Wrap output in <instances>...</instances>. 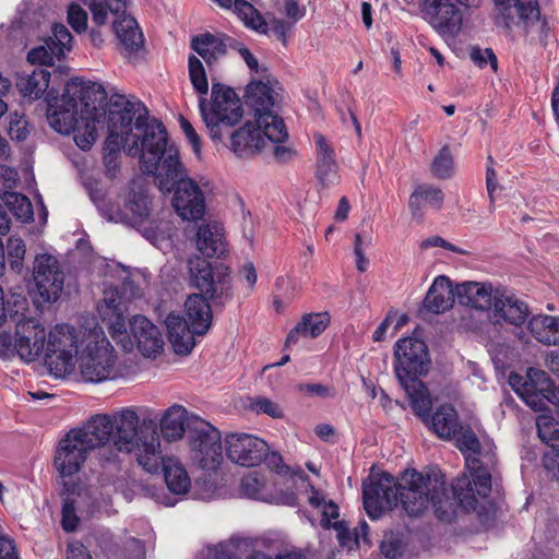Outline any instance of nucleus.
<instances>
[{"label": "nucleus", "instance_id": "30", "mask_svg": "<svg viewBox=\"0 0 559 559\" xmlns=\"http://www.w3.org/2000/svg\"><path fill=\"white\" fill-rule=\"evenodd\" d=\"M552 382L547 373L536 368L527 369L526 385L522 400L533 409L543 408L545 401L549 400Z\"/></svg>", "mask_w": 559, "mask_h": 559}, {"label": "nucleus", "instance_id": "47", "mask_svg": "<svg viewBox=\"0 0 559 559\" xmlns=\"http://www.w3.org/2000/svg\"><path fill=\"white\" fill-rule=\"evenodd\" d=\"M88 194L93 203L97 206L99 212L108 221L116 223H129V218L124 212L119 209H115L112 204H107L104 200L103 192L98 189H88Z\"/></svg>", "mask_w": 559, "mask_h": 559}, {"label": "nucleus", "instance_id": "53", "mask_svg": "<svg viewBox=\"0 0 559 559\" xmlns=\"http://www.w3.org/2000/svg\"><path fill=\"white\" fill-rule=\"evenodd\" d=\"M333 528L336 532V537L342 548L352 550L358 546V533L356 532L355 535H353L345 521H335L333 523Z\"/></svg>", "mask_w": 559, "mask_h": 559}, {"label": "nucleus", "instance_id": "45", "mask_svg": "<svg viewBox=\"0 0 559 559\" xmlns=\"http://www.w3.org/2000/svg\"><path fill=\"white\" fill-rule=\"evenodd\" d=\"M2 200L9 211L20 221L28 222L33 218V205L27 197L24 194L5 191L2 194Z\"/></svg>", "mask_w": 559, "mask_h": 559}, {"label": "nucleus", "instance_id": "15", "mask_svg": "<svg viewBox=\"0 0 559 559\" xmlns=\"http://www.w3.org/2000/svg\"><path fill=\"white\" fill-rule=\"evenodd\" d=\"M188 439L192 459L202 469L216 471L221 466L224 457L218 429L200 417H194L188 424Z\"/></svg>", "mask_w": 559, "mask_h": 559}, {"label": "nucleus", "instance_id": "49", "mask_svg": "<svg viewBox=\"0 0 559 559\" xmlns=\"http://www.w3.org/2000/svg\"><path fill=\"white\" fill-rule=\"evenodd\" d=\"M127 209L132 213L135 222H142L150 214V200L144 193L133 192L129 198Z\"/></svg>", "mask_w": 559, "mask_h": 559}, {"label": "nucleus", "instance_id": "55", "mask_svg": "<svg viewBox=\"0 0 559 559\" xmlns=\"http://www.w3.org/2000/svg\"><path fill=\"white\" fill-rule=\"evenodd\" d=\"M68 22L76 33H83L87 28V12L76 3L68 9Z\"/></svg>", "mask_w": 559, "mask_h": 559}, {"label": "nucleus", "instance_id": "5", "mask_svg": "<svg viewBox=\"0 0 559 559\" xmlns=\"http://www.w3.org/2000/svg\"><path fill=\"white\" fill-rule=\"evenodd\" d=\"M456 436L452 439L465 456L468 474L457 477L452 485L453 495L460 507L465 511H474L481 518L492 510L487 501L491 492V473L489 465L493 464V455L481 453L479 439L469 427L459 426Z\"/></svg>", "mask_w": 559, "mask_h": 559}, {"label": "nucleus", "instance_id": "34", "mask_svg": "<svg viewBox=\"0 0 559 559\" xmlns=\"http://www.w3.org/2000/svg\"><path fill=\"white\" fill-rule=\"evenodd\" d=\"M241 492L250 499L270 503L292 504L295 500L293 496L282 497L273 493L265 477L258 472H251L241 479Z\"/></svg>", "mask_w": 559, "mask_h": 559}, {"label": "nucleus", "instance_id": "40", "mask_svg": "<svg viewBox=\"0 0 559 559\" xmlns=\"http://www.w3.org/2000/svg\"><path fill=\"white\" fill-rule=\"evenodd\" d=\"M224 9H233L245 25L260 34H266L267 23L261 13L246 0H213Z\"/></svg>", "mask_w": 559, "mask_h": 559}, {"label": "nucleus", "instance_id": "54", "mask_svg": "<svg viewBox=\"0 0 559 559\" xmlns=\"http://www.w3.org/2000/svg\"><path fill=\"white\" fill-rule=\"evenodd\" d=\"M29 133L26 118L17 112L10 116L9 135L14 141H23Z\"/></svg>", "mask_w": 559, "mask_h": 559}, {"label": "nucleus", "instance_id": "26", "mask_svg": "<svg viewBox=\"0 0 559 559\" xmlns=\"http://www.w3.org/2000/svg\"><path fill=\"white\" fill-rule=\"evenodd\" d=\"M528 316L527 306L502 287L496 288L493 295L492 319L496 323L504 322L515 326L522 325Z\"/></svg>", "mask_w": 559, "mask_h": 559}, {"label": "nucleus", "instance_id": "17", "mask_svg": "<svg viewBox=\"0 0 559 559\" xmlns=\"http://www.w3.org/2000/svg\"><path fill=\"white\" fill-rule=\"evenodd\" d=\"M91 451L72 431H68L57 443L53 466L63 478L62 485L67 493H75L76 485L70 484L66 478L80 473Z\"/></svg>", "mask_w": 559, "mask_h": 559}, {"label": "nucleus", "instance_id": "13", "mask_svg": "<svg viewBox=\"0 0 559 559\" xmlns=\"http://www.w3.org/2000/svg\"><path fill=\"white\" fill-rule=\"evenodd\" d=\"M228 40L231 39L225 35L211 33H203L191 38L190 47L198 56L190 55L188 58L189 79L199 95H206L209 92L207 75L200 58L210 69L213 68L227 55Z\"/></svg>", "mask_w": 559, "mask_h": 559}, {"label": "nucleus", "instance_id": "33", "mask_svg": "<svg viewBox=\"0 0 559 559\" xmlns=\"http://www.w3.org/2000/svg\"><path fill=\"white\" fill-rule=\"evenodd\" d=\"M207 300L202 295L192 294L185 304L188 321L198 336L205 335L212 326L213 313Z\"/></svg>", "mask_w": 559, "mask_h": 559}, {"label": "nucleus", "instance_id": "41", "mask_svg": "<svg viewBox=\"0 0 559 559\" xmlns=\"http://www.w3.org/2000/svg\"><path fill=\"white\" fill-rule=\"evenodd\" d=\"M444 201L442 190L430 183H421L415 187L408 201L414 217L421 216L423 209L427 205L439 210Z\"/></svg>", "mask_w": 559, "mask_h": 559}, {"label": "nucleus", "instance_id": "3", "mask_svg": "<svg viewBox=\"0 0 559 559\" xmlns=\"http://www.w3.org/2000/svg\"><path fill=\"white\" fill-rule=\"evenodd\" d=\"M139 415L123 408L112 415L98 414L72 431L92 452L99 450L100 461L115 463L119 452H134L138 463L154 472L160 461V437L156 427L139 428Z\"/></svg>", "mask_w": 559, "mask_h": 559}, {"label": "nucleus", "instance_id": "1", "mask_svg": "<svg viewBox=\"0 0 559 559\" xmlns=\"http://www.w3.org/2000/svg\"><path fill=\"white\" fill-rule=\"evenodd\" d=\"M107 128L104 165L108 177H116L120 169L121 148L132 157H140L141 169L144 173L153 175L157 171L168 143V134L159 120L148 116L146 107L141 102H131L123 95L111 97Z\"/></svg>", "mask_w": 559, "mask_h": 559}, {"label": "nucleus", "instance_id": "27", "mask_svg": "<svg viewBox=\"0 0 559 559\" xmlns=\"http://www.w3.org/2000/svg\"><path fill=\"white\" fill-rule=\"evenodd\" d=\"M495 292L488 282H463L455 286V297L460 305L481 311L493 306Z\"/></svg>", "mask_w": 559, "mask_h": 559}, {"label": "nucleus", "instance_id": "32", "mask_svg": "<svg viewBox=\"0 0 559 559\" xmlns=\"http://www.w3.org/2000/svg\"><path fill=\"white\" fill-rule=\"evenodd\" d=\"M168 338L177 354L187 355L195 346L198 336L191 329L189 321L180 314L170 312L165 319Z\"/></svg>", "mask_w": 559, "mask_h": 559}, {"label": "nucleus", "instance_id": "8", "mask_svg": "<svg viewBox=\"0 0 559 559\" xmlns=\"http://www.w3.org/2000/svg\"><path fill=\"white\" fill-rule=\"evenodd\" d=\"M394 371L407 394L411 407L423 418L432 406L429 390L419 379L428 372L430 357L426 343L419 338L404 337L394 346Z\"/></svg>", "mask_w": 559, "mask_h": 559}, {"label": "nucleus", "instance_id": "50", "mask_svg": "<svg viewBox=\"0 0 559 559\" xmlns=\"http://www.w3.org/2000/svg\"><path fill=\"white\" fill-rule=\"evenodd\" d=\"M250 407L258 414H265L272 418H283L284 412L280 404L264 396L251 400Z\"/></svg>", "mask_w": 559, "mask_h": 559}, {"label": "nucleus", "instance_id": "44", "mask_svg": "<svg viewBox=\"0 0 559 559\" xmlns=\"http://www.w3.org/2000/svg\"><path fill=\"white\" fill-rule=\"evenodd\" d=\"M103 116L97 108L93 114L86 117L81 123L78 124L76 130L74 132V141L75 144L83 151H88L96 141L97 138V128L96 124L99 123V118Z\"/></svg>", "mask_w": 559, "mask_h": 559}, {"label": "nucleus", "instance_id": "39", "mask_svg": "<svg viewBox=\"0 0 559 559\" xmlns=\"http://www.w3.org/2000/svg\"><path fill=\"white\" fill-rule=\"evenodd\" d=\"M251 546L250 538L231 537L217 545L206 546L195 559H241Z\"/></svg>", "mask_w": 559, "mask_h": 559}, {"label": "nucleus", "instance_id": "4", "mask_svg": "<svg viewBox=\"0 0 559 559\" xmlns=\"http://www.w3.org/2000/svg\"><path fill=\"white\" fill-rule=\"evenodd\" d=\"M445 498V479L437 471L405 469L397 479L378 473L362 484L364 507L372 520L397 506L411 518L421 516L430 508L441 518L439 511Z\"/></svg>", "mask_w": 559, "mask_h": 559}, {"label": "nucleus", "instance_id": "63", "mask_svg": "<svg viewBox=\"0 0 559 559\" xmlns=\"http://www.w3.org/2000/svg\"><path fill=\"white\" fill-rule=\"evenodd\" d=\"M239 277L241 281H243L247 284L248 289L251 292L253 290L257 281H258V274L257 270L252 262L245 263L241 269L239 270Z\"/></svg>", "mask_w": 559, "mask_h": 559}, {"label": "nucleus", "instance_id": "35", "mask_svg": "<svg viewBox=\"0 0 559 559\" xmlns=\"http://www.w3.org/2000/svg\"><path fill=\"white\" fill-rule=\"evenodd\" d=\"M198 250L205 257H221L226 251L224 229L218 223L203 224L198 228L195 239Z\"/></svg>", "mask_w": 559, "mask_h": 559}, {"label": "nucleus", "instance_id": "2", "mask_svg": "<svg viewBox=\"0 0 559 559\" xmlns=\"http://www.w3.org/2000/svg\"><path fill=\"white\" fill-rule=\"evenodd\" d=\"M47 366L56 377L73 372L76 362L85 382L99 383L118 376L117 355L95 318L79 326L55 325L49 332Z\"/></svg>", "mask_w": 559, "mask_h": 559}, {"label": "nucleus", "instance_id": "20", "mask_svg": "<svg viewBox=\"0 0 559 559\" xmlns=\"http://www.w3.org/2000/svg\"><path fill=\"white\" fill-rule=\"evenodd\" d=\"M124 306L117 288H107L104 292V299L97 307V311L107 325L108 331L117 343H120L126 352L133 350V343L126 338Z\"/></svg>", "mask_w": 559, "mask_h": 559}, {"label": "nucleus", "instance_id": "18", "mask_svg": "<svg viewBox=\"0 0 559 559\" xmlns=\"http://www.w3.org/2000/svg\"><path fill=\"white\" fill-rule=\"evenodd\" d=\"M226 456L245 467L258 466L269 451L267 443L253 435L235 432L225 437Z\"/></svg>", "mask_w": 559, "mask_h": 559}, {"label": "nucleus", "instance_id": "7", "mask_svg": "<svg viewBox=\"0 0 559 559\" xmlns=\"http://www.w3.org/2000/svg\"><path fill=\"white\" fill-rule=\"evenodd\" d=\"M106 97L102 84L73 78L67 83L60 98L48 99V122L57 132L70 134L103 104Z\"/></svg>", "mask_w": 559, "mask_h": 559}, {"label": "nucleus", "instance_id": "23", "mask_svg": "<svg viewBox=\"0 0 559 559\" xmlns=\"http://www.w3.org/2000/svg\"><path fill=\"white\" fill-rule=\"evenodd\" d=\"M115 1L116 7L110 8V12L115 15L112 27L123 53L131 55L143 47V33L136 20L126 13L124 0Z\"/></svg>", "mask_w": 559, "mask_h": 559}, {"label": "nucleus", "instance_id": "6", "mask_svg": "<svg viewBox=\"0 0 559 559\" xmlns=\"http://www.w3.org/2000/svg\"><path fill=\"white\" fill-rule=\"evenodd\" d=\"M153 175L160 191H174L171 205L182 221L195 222L203 218L206 194L212 191V183L206 177L187 176L177 146L167 143L158 169Z\"/></svg>", "mask_w": 559, "mask_h": 559}, {"label": "nucleus", "instance_id": "37", "mask_svg": "<svg viewBox=\"0 0 559 559\" xmlns=\"http://www.w3.org/2000/svg\"><path fill=\"white\" fill-rule=\"evenodd\" d=\"M431 408L423 418L418 416L423 423L429 425L432 430L442 439L451 440L456 436L460 426L456 411L451 405H441L437 408L432 416H430Z\"/></svg>", "mask_w": 559, "mask_h": 559}, {"label": "nucleus", "instance_id": "46", "mask_svg": "<svg viewBox=\"0 0 559 559\" xmlns=\"http://www.w3.org/2000/svg\"><path fill=\"white\" fill-rule=\"evenodd\" d=\"M25 253L26 246L24 240L20 237L11 236L7 241L4 255L8 260L11 271L17 275H21L24 271Z\"/></svg>", "mask_w": 559, "mask_h": 559}, {"label": "nucleus", "instance_id": "11", "mask_svg": "<svg viewBox=\"0 0 559 559\" xmlns=\"http://www.w3.org/2000/svg\"><path fill=\"white\" fill-rule=\"evenodd\" d=\"M484 0H418L420 16L443 38L454 39L464 26V12L481 8Z\"/></svg>", "mask_w": 559, "mask_h": 559}, {"label": "nucleus", "instance_id": "58", "mask_svg": "<svg viewBox=\"0 0 559 559\" xmlns=\"http://www.w3.org/2000/svg\"><path fill=\"white\" fill-rule=\"evenodd\" d=\"M432 247H441L445 250L452 251L456 254L461 255H467L469 252L465 249H462L455 245H452L451 242L447 241L445 239L441 238L440 236H432L420 243L421 249H428Z\"/></svg>", "mask_w": 559, "mask_h": 559}, {"label": "nucleus", "instance_id": "28", "mask_svg": "<svg viewBox=\"0 0 559 559\" xmlns=\"http://www.w3.org/2000/svg\"><path fill=\"white\" fill-rule=\"evenodd\" d=\"M537 432L548 450L543 455L544 467L559 476V423L548 416H539Z\"/></svg>", "mask_w": 559, "mask_h": 559}, {"label": "nucleus", "instance_id": "43", "mask_svg": "<svg viewBox=\"0 0 559 559\" xmlns=\"http://www.w3.org/2000/svg\"><path fill=\"white\" fill-rule=\"evenodd\" d=\"M50 72L38 68L32 73L22 72L17 75L16 87L24 97L38 99L48 90Z\"/></svg>", "mask_w": 559, "mask_h": 559}, {"label": "nucleus", "instance_id": "48", "mask_svg": "<svg viewBox=\"0 0 559 559\" xmlns=\"http://www.w3.org/2000/svg\"><path fill=\"white\" fill-rule=\"evenodd\" d=\"M431 171L439 179H448L453 176L454 160L448 146H443L433 158Z\"/></svg>", "mask_w": 559, "mask_h": 559}, {"label": "nucleus", "instance_id": "16", "mask_svg": "<svg viewBox=\"0 0 559 559\" xmlns=\"http://www.w3.org/2000/svg\"><path fill=\"white\" fill-rule=\"evenodd\" d=\"M496 26L527 34L540 17L537 0H491Z\"/></svg>", "mask_w": 559, "mask_h": 559}, {"label": "nucleus", "instance_id": "22", "mask_svg": "<svg viewBox=\"0 0 559 559\" xmlns=\"http://www.w3.org/2000/svg\"><path fill=\"white\" fill-rule=\"evenodd\" d=\"M72 34L62 24H56L52 36L45 40L44 45L31 49L27 60L32 64L52 66L55 60H61L72 48Z\"/></svg>", "mask_w": 559, "mask_h": 559}, {"label": "nucleus", "instance_id": "36", "mask_svg": "<svg viewBox=\"0 0 559 559\" xmlns=\"http://www.w3.org/2000/svg\"><path fill=\"white\" fill-rule=\"evenodd\" d=\"M331 323L329 312H311L304 314L300 321L288 333L286 343L295 344L300 337L316 338L320 336Z\"/></svg>", "mask_w": 559, "mask_h": 559}, {"label": "nucleus", "instance_id": "60", "mask_svg": "<svg viewBox=\"0 0 559 559\" xmlns=\"http://www.w3.org/2000/svg\"><path fill=\"white\" fill-rule=\"evenodd\" d=\"M247 559H307L306 554L301 549H290L281 551L271 557L262 551H253Z\"/></svg>", "mask_w": 559, "mask_h": 559}, {"label": "nucleus", "instance_id": "59", "mask_svg": "<svg viewBox=\"0 0 559 559\" xmlns=\"http://www.w3.org/2000/svg\"><path fill=\"white\" fill-rule=\"evenodd\" d=\"M180 128L187 138L188 142L191 144L194 154L200 157L202 152L201 139L189 120L183 117L180 118Z\"/></svg>", "mask_w": 559, "mask_h": 559}, {"label": "nucleus", "instance_id": "57", "mask_svg": "<svg viewBox=\"0 0 559 559\" xmlns=\"http://www.w3.org/2000/svg\"><path fill=\"white\" fill-rule=\"evenodd\" d=\"M105 2L106 3L91 1L90 3H87L92 12V20L98 26H102L106 23L108 10H110V8L116 7L115 0H105Z\"/></svg>", "mask_w": 559, "mask_h": 559}, {"label": "nucleus", "instance_id": "42", "mask_svg": "<svg viewBox=\"0 0 559 559\" xmlns=\"http://www.w3.org/2000/svg\"><path fill=\"white\" fill-rule=\"evenodd\" d=\"M531 335L545 345H559V317L538 314L527 324Z\"/></svg>", "mask_w": 559, "mask_h": 559}, {"label": "nucleus", "instance_id": "31", "mask_svg": "<svg viewBox=\"0 0 559 559\" xmlns=\"http://www.w3.org/2000/svg\"><path fill=\"white\" fill-rule=\"evenodd\" d=\"M455 289L445 275L437 276L423 301V309L430 313H442L453 306Z\"/></svg>", "mask_w": 559, "mask_h": 559}, {"label": "nucleus", "instance_id": "10", "mask_svg": "<svg viewBox=\"0 0 559 559\" xmlns=\"http://www.w3.org/2000/svg\"><path fill=\"white\" fill-rule=\"evenodd\" d=\"M200 95L201 117L213 141H222L229 129L240 122L243 108L240 98L231 87L221 83L212 85L211 100Z\"/></svg>", "mask_w": 559, "mask_h": 559}, {"label": "nucleus", "instance_id": "14", "mask_svg": "<svg viewBox=\"0 0 559 559\" xmlns=\"http://www.w3.org/2000/svg\"><path fill=\"white\" fill-rule=\"evenodd\" d=\"M189 264L191 284L200 290V295L219 305L231 299L233 285L228 266L200 258L190 260Z\"/></svg>", "mask_w": 559, "mask_h": 559}, {"label": "nucleus", "instance_id": "38", "mask_svg": "<svg viewBox=\"0 0 559 559\" xmlns=\"http://www.w3.org/2000/svg\"><path fill=\"white\" fill-rule=\"evenodd\" d=\"M194 417H189L183 406L173 405L160 419V433L169 442L177 441L183 437L186 430L188 431V424Z\"/></svg>", "mask_w": 559, "mask_h": 559}, {"label": "nucleus", "instance_id": "12", "mask_svg": "<svg viewBox=\"0 0 559 559\" xmlns=\"http://www.w3.org/2000/svg\"><path fill=\"white\" fill-rule=\"evenodd\" d=\"M48 341L45 328L37 319H23L16 323L14 335L0 334V357L8 359L17 355L22 360L34 361L46 349L47 360Z\"/></svg>", "mask_w": 559, "mask_h": 559}, {"label": "nucleus", "instance_id": "29", "mask_svg": "<svg viewBox=\"0 0 559 559\" xmlns=\"http://www.w3.org/2000/svg\"><path fill=\"white\" fill-rule=\"evenodd\" d=\"M160 466L168 490L175 496H187L192 488V484L190 476L181 462L177 457H164L160 453V461L157 469L150 473H157Z\"/></svg>", "mask_w": 559, "mask_h": 559}, {"label": "nucleus", "instance_id": "51", "mask_svg": "<svg viewBox=\"0 0 559 559\" xmlns=\"http://www.w3.org/2000/svg\"><path fill=\"white\" fill-rule=\"evenodd\" d=\"M472 61L479 68H485L487 64L496 72L498 70V60L491 48H480L473 46L469 50Z\"/></svg>", "mask_w": 559, "mask_h": 559}, {"label": "nucleus", "instance_id": "62", "mask_svg": "<svg viewBox=\"0 0 559 559\" xmlns=\"http://www.w3.org/2000/svg\"><path fill=\"white\" fill-rule=\"evenodd\" d=\"M237 50L251 72L259 74L266 71V68L260 66L255 56L247 47L239 45Z\"/></svg>", "mask_w": 559, "mask_h": 559}, {"label": "nucleus", "instance_id": "56", "mask_svg": "<svg viewBox=\"0 0 559 559\" xmlns=\"http://www.w3.org/2000/svg\"><path fill=\"white\" fill-rule=\"evenodd\" d=\"M216 487L213 481L207 479H198L190 489V498L195 500L209 501L215 497Z\"/></svg>", "mask_w": 559, "mask_h": 559}, {"label": "nucleus", "instance_id": "61", "mask_svg": "<svg viewBox=\"0 0 559 559\" xmlns=\"http://www.w3.org/2000/svg\"><path fill=\"white\" fill-rule=\"evenodd\" d=\"M321 509H322V512H321L320 526L323 530H330L331 527H333L332 520H336L340 515L338 507L336 503H334L333 501L330 500L326 503H324Z\"/></svg>", "mask_w": 559, "mask_h": 559}, {"label": "nucleus", "instance_id": "19", "mask_svg": "<svg viewBox=\"0 0 559 559\" xmlns=\"http://www.w3.org/2000/svg\"><path fill=\"white\" fill-rule=\"evenodd\" d=\"M33 277L44 301H56L63 289L64 275L58 259L48 253L36 255Z\"/></svg>", "mask_w": 559, "mask_h": 559}, {"label": "nucleus", "instance_id": "24", "mask_svg": "<svg viewBox=\"0 0 559 559\" xmlns=\"http://www.w3.org/2000/svg\"><path fill=\"white\" fill-rule=\"evenodd\" d=\"M259 124L253 118L230 134V150L238 157H250L259 153L267 142L274 143Z\"/></svg>", "mask_w": 559, "mask_h": 559}, {"label": "nucleus", "instance_id": "9", "mask_svg": "<svg viewBox=\"0 0 559 559\" xmlns=\"http://www.w3.org/2000/svg\"><path fill=\"white\" fill-rule=\"evenodd\" d=\"M282 84L274 78L264 81H251L246 90V103L253 118L263 127L265 134L274 142L288 139V132L283 118L277 114Z\"/></svg>", "mask_w": 559, "mask_h": 559}, {"label": "nucleus", "instance_id": "25", "mask_svg": "<svg viewBox=\"0 0 559 559\" xmlns=\"http://www.w3.org/2000/svg\"><path fill=\"white\" fill-rule=\"evenodd\" d=\"M316 145V178L323 189L340 182L336 155L330 141L322 134L313 135Z\"/></svg>", "mask_w": 559, "mask_h": 559}, {"label": "nucleus", "instance_id": "21", "mask_svg": "<svg viewBox=\"0 0 559 559\" xmlns=\"http://www.w3.org/2000/svg\"><path fill=\"white\" fill-rule=\"evenodd\" d=\"M130 332L133 340L126 332L124 341L130 340L133 347L144 357H156L164 348V337L159 329L146 317L133 316L129 321Z\"/></svg>", "mask_w": 559, "mask_h": 559}, {"label": "nucleus", "instance_id": "52", "mask_svg": "<svg viewBox=\"0 0 559 559\" xmlns=\"http://www.w3.org/2000/svg\"><path fill=\"white\" fill-rule=\"evenodd\" d=\"M80 523V518L76 514L74 500L70 497L63 498L61 511V526L66 532H74Z\"/></svg>", "mask_w": 559, "mask_h": 559}, {"label": "nucleus", "instance_id": "64", "mask_svg": "<svg viewBox=\"0 0 559 559\" xmlns=\"http://www.w3.org/2000/svg\"><path fill=\"white\" fill-rule=\"evenodd\" d=\"M0 559H20L14 542L3 533L0 537Z\"/></svg>", "mask_w": 559, "mask_h": 559}]
</instances>
